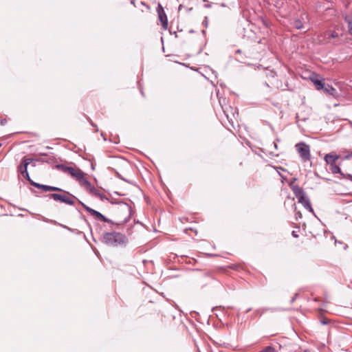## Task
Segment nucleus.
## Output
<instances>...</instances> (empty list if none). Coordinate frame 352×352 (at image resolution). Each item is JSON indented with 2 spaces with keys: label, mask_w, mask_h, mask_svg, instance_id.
I'll use <instances>...</instances> for the list:
<instances>
[{
  "label": "nucleus",
  "mask_w": 352,
  "mask_h": 352,
  "mask_svg": "<svg viewBox=\"0 0 352 352\" xmlns=\"http://www.w3.org/2000/svg\"><path fill=\"white\" fill-rule=\"evenodd\" d=\"M100 240L105 245L112 247L126 245L128 243L127 237L117 232H104L100 236Z\"/></svg>",
  "instance_id": "f257e3e1"
},
{
  "label": "nucleus",
  "mask_w": 352,
  "mask_h": 352,
  "mask_svg": "<svg viewBox=\"0 0 352 352\" xmlns=\"http://www.w3.org/2000/svg\"><path fill=\"white\" fill-rule=\"evenodd\" d=\"M340 36H342V34H340L336 30H327L318 36V42L320 44L331 43L336 46L340 45L342 43L340 38Z\"/></svg>",
  "instance_id": "f03ea898"
},
{
  "label": "nucleus",
  "mask_w": 352,
  "mask_h": 352,
  "mask_svg": "<svg viewBox=\"0 0 352 352\" xmlns=\"http://www.w3.org/2000/svg\"><path fill=\"white\" fill-rule=\"evenodd\" d=\"M293 26L297 30H305L307 32L309 30V17L307 13L303 12L299 16L294 19Z\"/></svg>",
  "instance_id": "7ed1b4c3"
},
{
  "label": "nucleus",
  "mask_w": 352,
  "mask_h": 352,
  "mask_svg": "<svg viewBox=\"0 0 352 352\" xmlns=\"http://www.w3.org/2000/svg\"><path fill=\"white\" fill-rule=\"evenodd\" d=\"M78 201L83 206V208L86 210V211H87L92 216H94V218L96 220H99V221H103V222H107V223H111V225H115V224L119 225L120 224V223H115L111 219H109L107 218L106 217H104L100 212H98L97 210H95L91 208L90 207L86 206L85 204L81 202L80 200H78Z\"/></svg>",
  "instance_id": "20e7f679"
},
{
  "label": "nucleus",
  "mask_w": 352,
  "mask_h": 352,
  "mask_svg": "<svg viewBox=\"0 0 352 352\" xmlns=\"http://www.w3.org/2000/svg\"><path fill=\"white\" fill-rule=\"evenodd\" d=\"M57 168L61 170L63 172L71 175L76 181H78L80 176L84 173L81 170L78 168L65 166L63 164L57 165Z\"/></svg>",
  "instance_id": "39448f33"
},
{
  "label": "nucleus",
  "mask_w": 352,
  "mask_h": 352,
  "mask_svg": "<svg viewBox=\"0 0 352 352\" xmlns=\"http://www.w3.org/2000/svg\"><path fill=\"white\" fill-rule=\"evenodd\" d=\"M296 150L299 153L301 159L306 162L309 160L311 157L310 155V148L309 146L305 144V142H300L296 144Z\"/></svg>",
  "instance_id": "423d86ee"
},
{
  "label": "nucleus",
  "mask_w": 352,
  "mask_h": 352,
  "mask_svg": "<svg viewBox=\"0 0 352 352\" xmlns=\"http://www.w3.org/2000/svg\"><path fill=\"white\" fill-rule=\"evenodd\" d=\"M32 186L38 188V189H42L44 191H60V192H64L65 193H67L71 197L74 198V199H76L77 198L70 194L69 192H66L65 190H63V189L60 188H58V187H55V186H48V185H44V184H38V183H36L35 182H32Z\"/></svg>",
  "instance_id": "0eeeda50"
},
{
  "label": "nucleus",
  "mask_w": 352,
  "mask_h": 352,
  "mask_svg": "<svg viewBox=\"0 0 352 352\" xmlns=\"http://www.w3.org/2000/svg\"><path fill=\"white\" fill-rule=\"evenodd\" d=\"M296 197L298 198V203L301 204L306 210L311 212H314L309 199L305 195L304 190H302V193Z\"/></svg>",
  "instance_id": "6e6552de"
},
{
  "label": "nucleus",
  "mask_w": 352,
  "mask_h": 352,
  "mask_svg": "<svg viewBox=\"0 0 352 352\" xmlns=\"http://www.w3.org/2000/svg\"><path fill=\"white\" fill-rule=\"evenodd\" d=\"M157 12L158 14V18L162 23V25L164 30H166L168 28V19L167 16L164 10L163 7L161 4H158L157 7Z\"/></svg>",
  "instance_id": "1a4fd4ad"
},
{
  "label": "nucleus",
  "mask_w": 352,
  "mask_h": 352,
  "mask_svg": "<svg viewBox=\"0 0 352 352\" xmlns=\"http://www.w3.org/2000/svg\"><path fill=\"white\" fill-rule=\"evenodd\" d=\"M49 197L50 199H53L54 201L65 203L70 206H73L74 204V201L71 198H69L65 195L57 193H52L49 195Z\"/></svg>",
  "instance_id": "9d476101"
},
{
  "label": "nucleus",
  "mask_w": 352,
  "mask_h": 352,
  "mask_svg": "<svg viewBox=\"0 0 352 352\" xmlns=\"http://www.w3.org/2000/svg\"><path fill=\"white\" fill-rule=\"evenodd\" d=\"M118 210L120 212L126 214L124 219L121 221V223H126L130 219L131 212V206L126 203H120Z\"/></svg>",
  "instance_id": "9b49d317"
},
{
  "label": "nucleus",
  "mask_w": 352,
  "mask_h": 352,
  "mask_svg": "<svg viewBox=\"0 0 352 352\" xmlns=\"http://www.w3.org/2000/svg\"><path fill=\"white\" fill-rule=\"evenodd\" d=\"M340 156L335 153H327L324 155V160L326 163L330 166L335 164Z\"/></svg>",
  "instance_id": "f8f14e48"
},
{
  "label": "nucleus",
  "mask_w": 352,
  "mask_h": 352,
  "mask_svg": "<svg viewBox=\"0 0 352 352\" xmlns=\"http://www.w3.org/2000/svg\"><path fill=\"white\" fill-rule=\"evenodd\" d=\"M296 178H294L293 182L289 183V186L292 189L295 196H298V195L302 193L303 190L300 186L294 184V182L296 181Z\"/></svg>",
  "instance_id": "ddd939ff"
},
{
  "label": "nucleus",
  "mask_w": 352,
  "mask_h": 352,
  "mask_svg": "<svg viewBox=\"0 0 352 352\" xmlns=\"http://www.w3.org/2000/svg\"><path fill=\"white\" fill-rule=\"evenodd\" d=\"M344 20L347 25L348 33L352 36V15L345 14L343 16Z\"/></svg>",
  "instance_id": "4468645a"
},
{
  "label": "nucleus",
  "mask_w": 352,
  "mask_h": 352,
  "mask_svg": "<svg viewBox=\"0 0 352 352\" xmlns=\"http://www.w3.org/2000/svg\"><path fill=\"white\" fill-rule=\"evenodd\" d=\"M311 80L318 90L323 89L325 84L323 82L322 80L318 79L317 76L311 78Z\"/></svg>",
  "instance_id": "2eb2a0df"
},
{
  "label": "nucleus",
  "mask_w": 352,
  "mask_h": 352,
  "mask_svg": "<svg viewBox=\"0 0 352 352\" xmlns=\"http://www.w3.org/2000/svg\"><path fill=\"white\" fill-rule=\"evenodd\" d=\"M322 89L324 91V92L331 96H333V97H336L338 95V91L331 85H324Z\"/></svg>",
  "instance_id": "dca6fc26"
},
{
  "label": "nucleus",
  "mask_w": 352,
  "mask_h": 352,
  "mask_svg": "<svg viewBox=\"0 0 352 352\" xmlns=\"http://www.w3.org/2000/svg\"><path fill=\"white\" fill-rule=\"evenodd\" d=\"M78 182L79 184L85 187L89 188L90 189V191L91 190V184L90 182H89L85 177V173H83L80 177L78 179Z\"/></svg>",
  "instance_id": "f3484780"
},
{
  "label": "nucleus",
  "mask_w": 352,
  "mask_h": 352,
  "mask_svg": "<svg viewBox=\"0 0 352 352\" xmlns=\"http://www.w3.org/2000/svg\"><path fill=\"white\" fill-rule=\"evenodd\" d=\"M78 182L79 184L85 187L89 188L90 189V191L91 190V184L90 182H89L85 177V173H83L80 177L78 179Z\"/></svg>",
  "instance_id": "a211bd4d"
},
{
  "label": "nucleus",
  "mask_w": 352,
  "mask_h": 352,
  "mask_svg": "<svg viewBox=\"0 0 352 352\" xmlns=\"http://www.w3.org/2000/svg\"><path fill=\"white\" fill-rule=\"evenodd\" d=\"M90 192L96 196L100 197L101 200L108 199L105 195L100 193L99 190L96 189L94 187H91V190Z\"/></svg>",
  "instance_id": "6ab92c4d"
},
{
  "label": "nucleus",
  "mask_w": 352,
  "mask_h": 352,
  "mask_svg": "<svg viewBox=\"0 0 352 352\" xmlns=\"http://www.w3.org/2000/svg\"><path fill=\"white\" fill-rule=\"evenodd\" d=\"M330 170L333 174L338 173L342 176H344V173L342 172L340 168L338 165L333 164L330 166Z\"/></svg>",
  "instance_id": "aec40b11"
},
{
  "label": "nucleus",
  "mask_w": 352,
  "mask_h": 352,
  "mask_svg": "<svg viewBox=\"0 0 352 352\" xmlns=\"http://www.w3.org/2000/svg\"><path fill=\"white\" fill-rule=\"evenodd\" d=\"M22 175V176L23 177H25L29 182L30 184L32 185V182H33L30 175H29V173H28V167H24V170H23L22 173H21Z\"/></svg>",
  "instance_id": "412c9836"
},
{
  "label": "nucleus",
  "mask_w": 352,
  "mask_h": 352,
  "mask_svg": "<svg viewBox=\"0 0 352 352\" xmlns=\"http://www.w3.org/2000/svg\"><path fill=\"white\" fill-rule=\"evenodd\" d=\"M33 161L32 158H27L24 157L21 162H23V167H28V165Z\"/></svg>",
  "instance_id": "4be33fe9"
},
{
  "label": "nucleus",
  "mask_w": 352,
  "mask_h": 352,
  "mask_svg": "<svg viewBox=\"0 0 352 352\" xmlns=\"http://www.w3.org/2000/svg\"><path fill=\"white\" fill-rule=\"evenodd\" d=\"M260 352H276V351L274 347H272L271 346H266L265 348H264Z\"/></svg>",
  "instance_id": "5701e85b"
},
{
  "label": "nucleus",
  "mask_w": 352,
  "mask_h": 352,
  "mask_svg": "<svg viewBox=\"0 0 352 352\" xmlns=\"http://www.w3.org/2000/svg\"><path fill=\"white\" fill-rule=\"evenodd\" d=\"M24 170V167L23 166V162H21L20 165L18 166V172L21 174Z\"/></svg>",
  "instance_id": "b1692460"
},
{
  "label": "nucleus",
  "mask_w": 352,
  "mask_h": 352,
  "mask_svg": "<svg viewBox=\"0 0 352 352\" xmlns=\"http://www.w3.org/2000/svg\"><path fill=\"white\" fill-rule=\"evenodd\" d=\"M6 122H7V120L6 118H3L0 120V124L2 126L5 125Z\"/></svg>",
  "instance_id": "393cba45"
},
{
  "label": "nucleus",
  "mask_w": 352,
  "mask_h": 352,
  "mask_svg": "<svg viewBox=\"0 0 352 352\" xmlns=\"http://www.w3.org/2000/svg\"><path fill=\"white\" fill-rule=\"evenodd\" d=\"M296 219H298V218H301L302 217V214L300 211H297L296 212Z\"/></svg>",
  "instance_id": "a878e982"
},
{
  "label": "nucleus",
  "mask_w": 352,
  "mask_h": 352,
  "mask_svg": "<svg viewBox=\"0 0 352 352\" xmlns=\"http://www.w3.org/2000/svg\"><path fill=\"white\" fill-rule=\"evenodd\" d=\"M297 296H298V294H296V295H295V296H294L291 299V300H290V302H291V303H293V302L295 301V300H296V298H297Z\"/></svg>",
  "instance_id": "bb28decb"
},
{
  "label": "nucleus",
  "mask_w": 352,
  "mask_h": 352,
  "mask_svg": "<svg viewBox=\"0 0 352 352\" xmlns=\"http://www.w3.org/2000/svg\"><path fill=\"white\" fill-rule=\"evenodd\" d=\"M292 236L294 237V238H297L298 236V235L296 234V231H292Z\"/></svg>",
  "instance_id": "cd10ccee"
},
{
  "label": "nucleus",
  "mask_w": 352,
  "mask_h": 352,
  "mask_svg": "<svg viewBox=\"0 0 352 352\" xmlns=\"http://www.w3.org/2000/svg\"><path fill=\"white\" fill-rule=\"evenodd\" d=\"M346 178H348V179H349L351 181H352V175H351V174H347V175H346Z\"/></svg>",
  "instance_id": "c85d7f7f"
},
{
  "label": "nucleus",
  "mask_w": 352,
  "mask_h": 352,
  "mask_svg": "<svg viewBox=\"0 0 352 352\" xmlns=\"http://www.w3.org/2000/svg\"><path fill=\"white\" fill-rule=\"evenodd\" d=\"M118 177L120 179H122V180H124V181L127 182V181H126L125 179H124V178H123L120 175L118 174Z\"/></svg>",
  "instance_id": "c756f323"
},
{
  "label": "nucleus",
  "mask_w": 352,
  "mask_h": 352,
  "mask_svg": "<svg viewBox=\"0 0 352 352\" xmlns=\"http://www.w3.org/2000/svg\"><path fill=\"white\" fill-rule=\"evenodd\" d=\"M204 23L205 24L206 26L208 25L207 18H206L205 20L204 21Z\"/></svg>",
  "instance_id": "7c9ffc66"
},
{
  "label": "nucleus",
  "mask_w": 352,
  "mask_h": 352,
  "mask_svg": "<svg viewBox=\"0 0 352 352\" xmlns=\"http://www.w3.org/2000/svg\"><path fill=\"white\" fill-rule=\"evenodd\" d=\"M320 322H321V323H322V324H327V322L326 320H321Z\"/></svg>",
  "instance_id": "2f4dec72"
},
{
  "label": "nucleus",
  "mask_w": 352,
  "mask_h": 352,
  "mask_svg": "<svg viewBox=\"0 0 352 352\" xmlns=\"http://www.w3.org/2000/svg\"><path fill=\"white\" fill-rule=\"evenodd\" d=\"M63 227L64 228L67 229V230H69V231H72V229H70L69 228L67 227L66 226H63Z\"/></svg>",
  "instance_id": "473e14b6"
},
{
  "label": "nucleus",
  "mask_w": 352,
  "mask_h": 352,
  "mask_svg": "<svg viewBox=\"0 0 352 352\" xmlns=\"http://www.w3.org/2000/svg\"><path fill=\"white\" fill-rule=\"evenodd\" d=\"M293 206H294V207L295 210H296V204H295V203H294V204H293Z\"/></svg>",
  "instance_id": "72a5a7b5"
},
{
  "label": "nucleus",
  "mask_w": 352,
  "mask_h": 352,
  "mask_svg": "<svg viewBox=\"0 0 352 352\" xmlns=\"http://www.w3.org/2000/svg\"><path fill=\"white\" fill-rule=\"evenodd\" d=\"M274 147L277 148V144L276 143H274Z\"/></svg>",
  "instance_id": "f704fd0d"
},
{
  "label": "nucleus",
  "mask_w": 352,
  "mask_h": 352,
  "mask_svg": "<svg viewBox=\"0 0 352 352\" xmlns=\"http://www.w3.org/2000/svg\"><path fill=\"white\" fill-rule=\"evenodd\" d=\"M250 311H251V309L250 308V309H247L246 312H249Z\"/></svg>",
  "instance_id": "c9c22d12"
},
{
  "label": "nucleus",
  "mask_w": 352,
  "mask_h": 352,
  "mask_svg": "<svg viewBox=\"0 0 352 352\" xmlns=\"http://www.w3.org/2000/svg\"><path fill=\"white\" fill-rule=\"evenodd\" d=\"M91 124L93 126H95V124H94L92 122H91Z\"/></svg>",
  "instance_id": "e433bc0d"
},
{
  "label": "nucleus",
  "mask_w": 352,
  "mask_h": 352,
  "mask_svg": "<svg viewBox=\"0 0 352 352\" xmlns=\"http://www.w3.org/2000/svg\"><path fill=\"white\" fill-rule=\"evenodd\" d=\"M240 52H241V50H238L236 51V53H240Z\"/></svg>",
  "instance_id": "4c0bfd02"
},
{
  "label": "nucleus",
  "mask_w": 352,
  "mask_h": 352,
  "mask_svg": "<svg viewBox=\"0 0 352 352\" xmlns=\"http://www.w3.org/2000/svg\"><path fill=\"white\" fill-rule=\"evenodd\" d=\"M350 156H352V154L346 156V158H349Z\"/></svg>",
  "instance_id": "58836bf2"
},
{
  "label": "nucleus",
  "mask_w": 352,
  "mask_h": 352,
  "mask_svg": "<svg viewBox=\"0 0 352 352\" xmlns=\"http://www.w3.org/2000/svg\"><path fill=\"white\" fill-rule=\"evenodd\" d=\"M134 1H135V0H132V1H131V3H134Z\"/></svg>",
  "instance_id": "ea45409f"
},
{
  "label": "nucleus",
  "mask_w": 352,
  "mask_h": 352,
  "mask_svg": "<svg viewBox=\"0 0 352 352\" xmlns=\"http://www.w3.org/2000/svg\"><path fill=\"white\" fill-rule=\"evenodd\" d=\"M280 177H281L283 179H285V178L282 176V175H280Z\"/></svg>",
  "instance_id": "a19ab883"
}]
</instances>
